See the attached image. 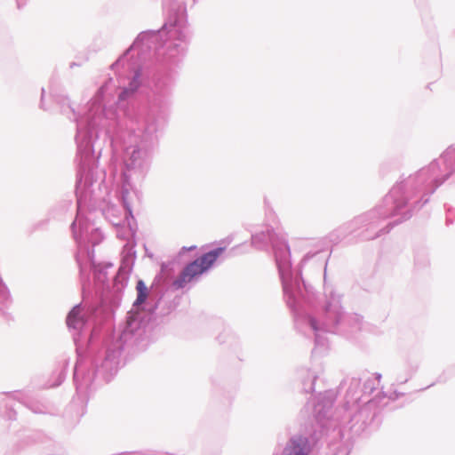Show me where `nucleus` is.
<instances>
[{"instance_id":"f257e3e1","label":"nucleus","mask_w":455,"mask_h":455,"mask_svg":"<svg viewBox=\"0 0 455 455\" xmlns=\"http://www.w3.org/2000/svg\"><path fill=\"white\" fill-rule=\"evenodd\" d=\"M223 248H217L188 264L173 281L172 286L175 289L184 288L196 277L207 271L223 253Z\"/></svg>"},{"instance_id":"20e7f679","label":"nucleus","mask_w":455,"mask_h":455,"mask_svg":"<svg viewBox=\"0 0 455 455\" xmlns=\"http://www.w3.org/2000/svg\"><path fill=\"white\" fill-rule=\"evenodd\" d=\"M136 290L138 291V297H137L136 303L141 304L146 300V299L148 297V288L146 287V285L142 280H140L137 283Z\"/></svg>"},{"instance_id":"f03ea898","label":"nucleus","mask_w":455,"mask_h":455,"mask_svg":"<svg viewBox=\"0 0 455 455\" xmlns=\"http://www.w3.org/2000/svg\"><path fill=\"white\" fill-rule=\"evenodd\" d=\"M310 451L311 447L308 439L304 436H295L287 443L283 455H308Z\"/></svg>"},{"instance_id":"7ed1b4c3","label":"nucleus","mask_w":455,"mask_h":455,"mask_svg":"<svg viewBox=\"0 0 455 455\" xmlns=\"http://www.w3.org/2000/svg\"><path fill=\"white\" fill-rule=\"evenodd\" d=\"M67 324L71 328H78L82 324V319L80 317V310L78 308H73L68 317Z\"/></svg>"}]
</instances>
